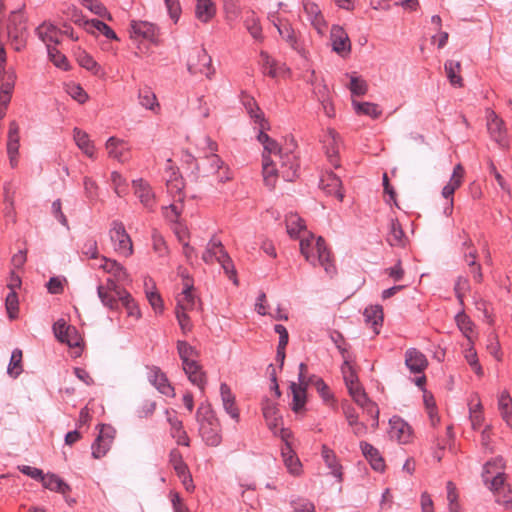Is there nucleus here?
<instances>
[{"mask_svg": "<svg viewBox=\"0 0 512 512\" xmlns=\"http://www.w3.org/2000/svg\"><path fill=\"white\" fill-rule=\"evenodd\" d=\"M262 158L263 180L270 189L275 187L278 176L289 182L298 177L300 164L292 148L279 149L275 159L266 154Z\"/></svg>", "mask_w": 512, "mask_h": 512, "instance_id": "obj_1", "label": "nucleus"}, {"mask_svg": "<svg viewBox=\"0 0 512 512\" xmlns=\"http://www.w3.org/2000/svg\"><path fill=\"white\" fill-rule=\"evenodd\" d=\"M300 252L311 265H320L329 277H333L337 270L331 252L327 249L325 240L319 236L314 243V235L300 241Z\"/></svg>", "mask_w": 512, "mask_h": 512, "instance_id": "obj_2", "label": "nucleus"}, {"mask_svg": "<svg viewBox=\"0 0 512 512\" xmlns=\"http://www.w3.org/2000/svg\"><path fill=\"white\" fill-rule=\"evenodd\" d=\"M196 419L199 433L206 445L217 447L222 442L221 425L209 403H201L197 409Z\"/></svg>", "mask_w": 512, "mask_h": 512, "instance_id": "obj_3", "label": "nucleus"}, {"mask_svg": "<svg viewBox=\"0 0 512 512\" xmlns=\"http://www.w3.org/2000/svg\"><path fill=\"white\" fill-rule=\"evenodd\" d=\"M177 351L189 381L203 391L206 385V375L202 371L201 365L195 360L198 355L197 350L188 342L178 340Z\"/></svg>", "mask_w": 512, "mask_h": 512, "instance_id": "obj_4", "label": "nucleus"}, {"mask_svg": "<svg viewBox=\"0 0 512 512\" xmlns=\"http://www.w3.org/2000/svg\"><path fill=\"white\" fill-rule=\"evenodd\" d=\"M27 35L26 19L23 13L20 10L13 11L7 25V36L16 51L24 48Z\"/></svg>", "mask_w": 512, "mask_h": 512, "instance_id": "obj_5", "label": "nucleus"}, {"mask_svg": "<svg viewBox=\"0 0 512 512\" xmlns=\"http://www.w3.org/2000/svg\"><path fill=\"white\" fill-rule=\"evenodd\" d=\"M187 69L192 75L203 74L207 78H211L215 72L212 67V59L203 48H194L190 51Z\"/></svg>", "mask_w": 512, "mask_h": 512, "instance_id": "obj_6", "label": "nucleus"}, {"mask_svg": "<svg viewBox=\"0 0 512 512\" xmlns=\"http://www.w3.org/2000/svg\"><path fill=\"white\" fill-rule=\"evenodd\" d=\"M111 242L113 243L114 250L125 257L132 255L133 244L130 236L126 232L124 224L119 220H114L111 223L109 230Z\"/></svg>", "mask_w": 512, "mask_h": 512, "instance_id": "obj_7", "label": "nucleus"}, {"mask_svg": "<svg viewBox=\"0 0 512 512\" xmlns=\"http://www.w3.org/2000/svg\"><path fill=\"white\" fill-rule=\"evenodd\" d=\"M503 469L504 460L502 457H497L484 465L482 478L485 484L489 483L491 490L499 491L504 486L505 474L502 472Z\"/></svg>", "mask_w": 512, "mask_h": 512, "instance_id": "obj_8", "label": "nucleus"}, {"mask_svg": "<svg viewBox=\"0 0 512 512\" xmlns=\"http://www.w3.org/2000/svg\"><path fill=\"white\" fill-rule=\"evenodd\" d=\"M115 434L116 431L112 426L106 424L100 425L99 434L91 446L93 458L100 459L106 455L110 450Z\"/></svg>", "mask_w": 512, "mask_h": 512, "instance_id": "obj_9", "label": "nucleus"}, {"mask_svg": "<svg viewBox=\"0 0 512 512\" xmlns=\"http://www.w3.org/2000/svg\"><path fill=\"white\" fill-rule=\"evenodd\" d=\"M290 435L291 432L288 429H280V436L285 442L281 448V455L289 473L297 476L301 473L302 464L288 442Z\"/></svg>", "mask_w": 512, "mask_h": 512, "instance_id": "obj_10", "label": "nucleus"}, {"mask_svg": "<svg viewBox=\"0 0 512 512\" xmlns=\"http://www.w3.org/2000/svg\"><path fill=\"white\" fill-rule=\"evenodd\" d=\"M197 147L203 151L207 150L209 152L205 154V158L209 162L210 173H220L221 169H223L224 167V162L216 154V151L218 149L217 143L213 141L209 136H204L198 141Z\"/></svg>", "mask_w": 512, "mask_h": 512, "instance_id": "obj_11", "label": "nucleus"}, {"mask_svg": "<svg viewBox=\"0 0 512 512\" xmlns=\"http://www.w3.org/2000/svg\"><path fill=\"white\" fill-rule=\"evenodd\" d=\"M330 39L332 42V49L334 52H336L342 57H345L350 53L351 42L348 37V34L342 27L338 25L332 26L330 32Z\"/></svg>", "mask_w": 512, "mask_h": 512, "instance_id": "obj_12", "label": "nucleus"}, {"mask_svg": "<svg viewBox=\"0 0 512 512\" xmlns=\"http://www.w3.org/2000/svg\"><path fill=\"white\" fill-rule=\"evenodd\" d=\"M319 187L325 194L333 195L339 201H343L342 182L335 173L327 172L324 174L320 179Z\"/></svg>", "mask_w": 512, "mask_h": 512, "instance_id": "obj_13", "label": "nucleus"}, {"mask_svg": "<svg viewBox=\"0 0 512 512\" xmlns=\"http://www.w3.org/2000/svg\"><path fill=\"white\" fill-rule=\"evenodd\" d=\"M148 380L161 394L174 396V388L169 383L166 374L159 367L152 366L149 368Z\"/></svg>", "mask_w": 512, "mask_h": 512, "instance_id": "obj_14", "label": "nucleus"}, {"mask_svg": "<svg viewBox=\"0 0 512 512\" xmlns=\"http://www.w3.org/2000/svg\"><path fill=\"white\" fill-rule=\"evenodd\" d=\"M389 436L399 443H407L411 436V427L402 418L393 416L389 420Z\"/></svg>", "mask_w": 512, "mask_h": 512, "instance_id": "obj_15", "label": "nucleus"}, {"mask_svg": "<svg viewBox=\"0 0 512 512\" xmlns=\"http://www.w3.org/2000/svg\"><path fill=\"white\" fill-rule=\"evenodd\" d=\"M135 195L146 208L152 210L155 205V194L149 183L142 178L132 181Z\"/></svg>", "mask_w": 512, "mask_h": 512, "instance_id": "obj_16", "label": "nucleus"}, {"mask_svg": "<svg viewBox=\"0 0 512 512\" xmlns=\"http://www.w3.org/2000/svg\"><path fill=\"white\" fill-rule=\"evenodd\" d=\"M19 142V126L16 121H11L8 130L7 153L12 167L18 164Z\"/></svg>", "mask_w": 512, "mask_h": 512, "instance_id": "obj_17", "label": "nucleus"}, {"mask_svg": "<svg viewBox=\"0 0 512 512\" xmlns=\"http://www.w3.org/2000/svg\"><path fill=\"white\" fill-rule=\"evenodd\" d=\"M105 146L110 158L122 163L130 158L129 147L124 140L112 136L108 138Z\"/></svg>", "mask_w": 512, "mask_h": 512, "instance_id": "obj_18", "label": "nucleus"}, {"mask_svg": "<svg viewBox=\"0 0 512 512\" xmlns=\"http://www.w3.org/2000/svg\"><path fill=\"white\" fill-rule=\"evenodd\" d=\"M156 26L147 21L132 20L130 23V33L132 38H142L154 41L156 38Z\"/></svg>", "mask_w": 512, "mask_h": 512, "instance_id": "obj_19", "label": "nucleus"}, {"mask_svg": "<svg viewBox=\"0 0 512 512\" xmlns=\"http://www.w3.org/2000/svg\"><path fill=\"white\" fill-rule=\"evenodd\" d=\"M262 412L268 428L273 431L274 434H276L277 430L282 424V417L279 413L277 405L270 400H266L262 404Z\"/></svg>", "mask_w": 512, "mask_h": 512, "instance_id": "obj_20", "label": "nucleus"}, {"mask_svg": "<svg viewBox=\"0 0 512 512\" xmlns=\"http://www.w3.org/2000/svg\"><path fill=\"white\" fill-rule=\"evenodd\" d=\"M405 364L412 373H421L428 365L426 356L416 348H410L405 353Z\"/></svg>", "mask_w": 512, "mask_h": 512, "instance_id": "obj_21", "label": "nucleus"}, {"mask_svg": "<svg viewBox=\"0 0 512 512\" xmlns=\"http://www.w3.org/2000/svg\"><path fill=\"white\" fill-rule=\"evenodd\" d=\"M220 395L224 410L232 419L238 422L240 419L239 409L236 406L235 396L226 383L220 385Z\"/></svg>", "mask_w": 512, "mask_h": 512, "instance_id": "obj_22", "label": "nucleus"}, {"mask_svg": "<svg viewBox=\"0 0 512 512\" xmlns=\"http://www.w3.org/2000/svg\"><path fill=\"white\" fill-rule=\"evenodd\" d=\"M193 284L187 278L184 281V288L182 292L176 297L177 305L176 308L185 312L193 310L196 306V298L192 293Z\"/></svg>", "mask_w": 512, "mask_h": 512, "instance_id": "obj_23", "label": "nucleus"}, {"mask_svg": "<svg viewBox=\"0 0 512 512\" xmlns=\"http://www.w3.org/2000/svg\"><path fill=\"white\" fill-rule=\"evenodd\" d=\"M242 102L250 117L254 119L255 123L259 124L262 129H269V123L265 119L264 114L262 113L255 99L244 94Z\"/></svg>", "mask_w": 512, "mask_h": 512, "instance_id": "obj_24", "label": "nucleus"}, {"mask_svg": "<svg viewBox=\"0 0 512 512\" xmlns=\"http://www.w3.org/2000/svg\"><path fill=\"white\" fill-rule=\"evenodd\" d=\"M360 448L365 458L370 462L375 471L382 472L385 469V462L379 451L367 442H361Z\"/></svg>", "mask_w": 512, "mask_h": 512, "instance_id": "obj_25", "label": "nucleus"}, {"mask_svg": "<svg viewBox=\"0 0 512 512\" xmlns=\"http://www.w3.org/2000/svg\"><path fill=\"white\" fill-rule=\"evenodd\" d=\"M103 264L100 267L107 273L114 276V278L119 282H130V276L127 270L116 260L108 259L106 257L102 258Z\"/></svg>", "mask_w": 512, "mask_h": 512, "instance_id": "obj_26", "label": "nucleus"}, {"mask_svg": "<svg viewBox=\"0 0 512 512\" xmlns=\"http://www.w3.org/2000/svg\"><path fill=\"white\" fill-rule=\"evenodd\" d=\"M502 119H500L494 112L488 116L487 129L490 136L498 144L503 145L505 142V129Z\"/></svg>", "mask_w": 512, "mask_h": 512, "instance_id": "obj_27", "label": "nucleus"}, {"mask_svg": "<svg viewBox=\"0 0 512 512\" xmlns=\"http://www.w3.org/2000/svg\"><path fill=\"white\" fill-rule=\"evenodd\" d=\"M36 32L47 48L48 45H58L60 43L59 35L62 34V31L53 24L43 23L36 29Z\"/></svg>", "mask_w": 512, "mask_h": 512, "instance_id": "obj_28", "label": "nucleus"}, {"mask_svg": "<svg viewBox=\"0 0 512 512\" xmlns=\"http://www.w3.org/2000/svg\"><path fill=\"white\" fill-rule=\"evenodd\" d=\"M195 16L202 23H208L216 14L213 0H196Z\"/></svg>", "mask_w": 512, "mask_h": 512, "instance_id": "obj_29", "label": "nucleus"}, {"mask_svg": "<svg viewBox=\"0 0 512 512\" xmlns=\"http://www.w3.org/2000/svg\"><path fill=\"white\" fill-rule=\"evenodd\" d=\"M303 8L311 24L319 33H322L323 29L325 28V21L318 5L307 1L303 3Z\"/></svg>", "mask_w": 512, "mask_h": 512, "instance_id": "obj_30", "label": "nucleus"}, {"mask_svg": "<svg viewBox=\"0 0 512 512\" xmlns=\"http://www.w3.org/2000/svg\"><path fill=\"white\" fill-rule=\"evenodd\" d=\"M364 320L370 325L375 333H379L378 327L383 323V308L381 305H371L365 308L363 312Z\"/></svg>", "mask_w": 512, "mask_h": 512, "instance_id": "obj_31", "label": "nucleus"}, {"mask_svg": "<svg viewBox=\"0 0 512 512\" xmlns=\"http://www.w3.org/2000/svg\"><path fill=\"white\" fill-rule=\"evenodd\" d=\"M274 25L282 39L285 40L291 48L298 50V40L292 25L285 19H278V22Z\"/></svg>", "mask_w": 512, "mask_h": 512, "instance_id": "obj_32", "label": "nucleus"}, {"mask_svg": "<svg viewBox=\"0 0 512 512\" xmlns=\"http://www.w3.org/2000/svg\"><path fill=\"white\" fill-rule=\"evenodd\" d=\"M171 427V436L176 439L178 445L189 446L190 439L183 429V423L177 416H168L167 418Z\"/></svg>", "mask_w": 512, "mask_h": 512, "instance_id": "obj_33", "label": "nucleus"}, {"mask_svg": "<svg viewBox=\"0 0 512 512\" xmlns=\"http://www.w3.org/2000/svg\"><path fill=\"white\" fill-rule=\"evenodd\" d=\"M41 482L45 488L63 495L71 491L70 486L56 474L44 475Z\"/></svg>", "mask_w": 512, "mask_h": 512, "instance_id": "obj_34", "label": "nucleus"}, {"mask_svg": "<svg viewBox=\"0 0 512 512\" xmlns=\"http://www.w3.org/2000/svg\"><path fill=\"white\" fill-rule=\"evenodd\" d=\"M307 386V384H296L294 382H292L290 385V389L293 395L292 410L295 413L300 412L305 406Z\"/></svg>", "mask_w": 512, "mask_h": 512, "instance_id": "obj_35", "label": "nucleus"}, {"mask_svg": "<svg viewBox=\"0 0 512 512\" xmlns=\"http://www.w3.org/2000/svg\"><path fill=\"white\" fill-rule=\"evenodd\" d=\"M73 137L76 145L90 158L94 157V145L89 139V135L79 128H74Z\"/></svg>", "mask_w": 512, "mask_h": 512, "instance_id": "obj_36", "label": "nucleus"}, {"mask_svg": "<svg viewBox=\"0 0 512 512\" xmlns=\"http://www.w3.org/2000/svg\"><path fill=\"white\" fill-rule=\"evenodd\" d=\"M444 69L451 85L458 87L463 85V79L460 75L461 63L459 61L447 60Z\"/></svg>", "mask_w": 512, "mask_h": 512, "instance_id": "obj_37", "label": "nucleus"}, {"mask_svg": "<svg viewBox=\"0 0 512 512\" xmlns=\"http://www.w3.org/2000/svg\"><path fill=\"white\" fill-rule=\"evenodd\" d=\"M322 457L330 469L331 474L338 478L339 481L342 480V472L341 465H339L336 455L333 450L328 448L326 445L322 446Z\"/></svg>", "mask_w": 512, "mask_h": 512, "instance_id": "obj_38", "label": "nucleus"}, {"mask_svg": "<svg viewBox=\"0 0 512 512\" xmlns=\"http://www.w3.org/2000/svg\"><path fill=\"white\" fill-rule=\"evenodd\" d=\"M387 242L391 246H404L405 234L397 219H391Z\"/></svg>", "mask_w": 512, "mask_h": 512, "instance_id": "obj_39", "label": "nucleus"}, {"mask_svg": "<svg viewBox=\"0 0 512 512\" xmlns=\"http://www.w3.org/2000/svg\"><path fill=\"white\" fill-rule=\"evenodd\" d=\"M498 408L502 419L512 427V399L507 391H503L498 399Z\"/></svg>", "mask_w": 512, "mask_h": 512, "instance_id": "obj_40", "label": "nucleus"}, {"mask_svg": "<svg viewBox=\"0 0 512 512\" xmlns=\"http://www.w3.org/2000/svg\"><path fill=\"white\" fill-rule=\"evenodd\" d=\"M327 138L328 139H326L325 142H328L329 147H327L326 154H327L330 164L333 165L335 168H337V167H339L338 148H337V141H338L339 135L337 134V132L335 130L331 129L328 131Z\"/></svg>", "mask_w": 512, "mask_h": 512, "instance_id": "obj_41", "label": "nucleus"}, {"mask_svg": "<svg viewBox=\"0 0 512 512\" xmlns=\"http://www.w3.org/2000/svg\"><path fill=\"white\" fill-rule=\"evenodd\" d=\"M352 105L357 114L367 115L373 119H377L382 115V110L378 104L353 101Z\"/></svg>", "mask_w": 512, "mask_h": 512, "instance_id": "obj_42", "label": "nucleus"}, {"mask_svg": "<svg viewBox=\"0 0 512 512\" xmlns=\"http://www.w3.org/2000/svg\"><path fill=\"white\" fill-rule=\"evenodd\" d=\"M225 252V249L220 240L212 238L206 247V250L202 254V259L205 263H212L214 260L217 261V256Z\"/></svg>", "mask_w": 512, "mask_h": 512, "instance_id": "obj_43", "label": "nucleus"}, {"mask_svg": "<svg viewBox=\"0 0 512 512\" xmlns=\"http://www.w3.org/2000/svg\"><path fill=\"white\" fill-rule=\"evenodd\" d=\"M84 25L87 30L95 29L111 40H118L116 33L103 21L98 19L86 20Z\"/></svg>", "mask_w": 512, "mask_h": 512, "instance_id": "obj_44", "label": "nucleus"}, {"mask_svg": "<svg viewBox=\"0 0 512 512\" xmlns=\"http://www.w3.org/2000/svg\"><path fill=\"white\" fill-rule=\"evenodd\" d=\"M138 98L140 104L146 109L154 111L159 108L155 93L148 87L139 90Z\"/></svg>", "mask_w": 512, "mask_h": 512, "instance_id": "obj_45", "label": "nucleus"}, {"mask_svg": "<svg viewBox=\"0 0 512 512\" xmlns=\"http://www.w3.org/2000/svg\"><path fill=\"white\" fill-rule=\"evenodd\" d=\"M285 222L287 233L292 238H297L300 231L305 228L303 219L300 218L297 214H290L286 216Z\"/></svg>", "mask_w": 512, "mask_h": 512, "instance_id": "obj_46", "label": "nucleus"}, {"mask_svg": "<svg viewBox=\"0 0 512 512\" xmlns=\"http://www.w3.org/2000/svg\"><path fill=\"white\" fill-rule=\"evenodd\" d=\"M97 294L105 307L111 310L118 308V303L120 300L114 292L107 291L103 285H98Z\"/></svg>", "mask_w": 512, "mask_h": 512, "instance_id": "obj_47", "label": "nucleus"}, {"mask_svg": "<svg viewBox=\"0 0 512 512\" xmlns=\"http://www.w3.org/2000/svg\"><path fill=\"white\" fill-rule=\"evenodd\" d=\"M22 371V351L16 348L12 351L7 373L11 377L17 378L22 373Z\"/></svg>", "mask_w": 512, "mask_h": 512, "instance_id": "obj_48", "label": "nucleus"}, {"mask_svg": "<svg viewBox=\"0 0 512 512\" xmlns=\"http://www.w3.org/2000/svg\"><path fill=\"white\" fill-rule=\"evenodd\" d=\"M217 262L223 268L225 274L233 281L235 285H238V279L236 276L235 266L228 253L222 252L221 255L217 256Z\"/></svg>", "mask_w": 512, "mask_h": 512, "instance_id": "obj_49", "label": "nucleus"}, {"mask_svg": "<svg viewBox=\"0 0 512 512\" xmlns=\"http://www.w3.org/2000/svg\"><path fill=\"white\" fill-rule=\"evenodd\" d=\"M77 61L81 67L91 71L94 75H99L102 72L100 65L85 51L78 54Z\"/></svg>", "mask_w": 512, "mask_h": 512, "instance_id": "obj_50", "label": "nucleus"}, {"mask_svg": "<svg viewBox=\"0 0 512 512\" xmlns=\"http://www.w3.org/2000/svg\"><path fill=\"white\" fill-rule=\"evenodd\" d=\"M455 320L461 332L468 339V341L472 343L471 333L473 332L474 325L469 316L466 315L464 311H462L456 315Z\"/></svg>", "mask_w": 512, "mask_h": 512, "instance_id": "obj_51", "label": "nucleus"}, {"mask_svg": "<svg viewBox=\"0 0 512 512\" xmlns=\"http://www.w3.org/2000/svg\"><path fill=\"white\" fill-rule=\"evenodd\" d=\"M169 462L173 466L177 476L185 474V472L189 470L187 464L183 461L182 454L178 449H172L170 451Z\"/></svg>", "mask_w": 512, "mask_h": 512, "instance_id": "obj_52", "label": "nucleus"}, {"mask_svg": "<svg viewBox=\"0 0 512 512\" xmlns=\"http://www.w3.org/2000/svg\"><path fill=\"white\" fill-rule=\"evenodd\" d=\"M55 46L56 45H48L47 51L50 60L55 64V66L63 70H68L69 63L66 56L62 54Z\"/></svg>", "mask_w": 512, "mask_h": 512, "instance_id": "obj_53", "label": "nucleus"}, {"mask_svg": "<svg viewBox=\"0 0 512 512\" xmlns=\"http://www.w3.org/2000/svg\"><path fill=\"white\" fill-rule=\"evenodd\" d=\"M262 61L263 73L269 77L275 78L278 76V69L275 61L268 55V53L261 51L260 53Z\"/></svg>", "mask_w": 512, "mask_h": 512, "instance_id": "obj_54", "label": "nucleus"}, {"mask_svg": "<svg viewBox=\"0 0 512 512\" xmlns=\"http://www.w3.org/2000/svg\"><path fill=\"white\" fill-rule=\"evenodd\" d=\"M349 89L353 95L363 96L368 91V85H367V82L364 79H362L361 77L352 75L350 77Z\"/></svg>", "mask_w": 512, "mask_h": 512, "instance_id": "obj_55", "label": "nucleus"}, {"mask_svg": "<svg viewBox=\"0 0 512 512\" xmlns=\"http://www.w3.org/2000/svg\"><path fill=\"white\" fill-rule=\"evenodd\" d=\"M244 24L254 39L259 40L262 38V27L254 14L246 17Z\"/></svg>", "mask_w": 512, "mask_h": 512, "instance_id": "obj_56", "label": "nucleus"}, {"mask_svg": "<svg viewBox=\"0 0 512 512\" xmlns=\"http://www.w3.org/2000/svg\"><path fill=\"white\" fill-rule=\"evenodd\" d=\"M341 372L343 374L346 387L359 382L358 376L348 358L344 359V362L341 366Z\"/></svg>", "mask_w": 512, "mask_h": 512, "instance_id": "obj_57", "label": "nucleus"}, {"mask_svg": "<svg viewBox=\"0 0 512 512\" xmlns=\"http://www.w3.org/2000/svg\"><path fill=\"white\" fill-rule=\"evenodd\" d=\"M53 331L55 334V337L59 341H63L62 337L65 336V334H75L76 335V328L71 325H67L65 320L59 319L56 321L53 325Z\"/></svg>", "mask_w": 512, "mask_h": 512, "instance_id": "obj_58", "label": "nucleus"}, {"mask_svg": "<svg viewBox=\"0 0 512 512\" xmlns=\"http://www.w3.org/2000/svg\"><path fill=\"white\" fill-rule=\"evenodd\" d=\"M111 181L114 187V191L119 197L126 194L128 185L126 179L122 177L120 173L113 171L111 173Z\"/></svg>", "mask_w": 512, "mask_h": 512, "instance_id": "obj_59", "label": "nucleus"}, {"mask_svg": "<svg viewBox=\"0 0 512 512\" xmlns=\"http://www.w3.org/2000/svg\"><path fill=\"white\" fill-rule=\"evenodd\" d=\"M464 356H465V359L468 362V364L474 370V372L477 375H482L483 374V370H482L481 365L479 364L478 356H477L476 350L474 349L473 346H470L469 348H467L465 350V355Z\"/></svg>", "mask_w": 512, "mask_h": 512, "instance_id": "obj_60", "label": "nucleus"}, {"mask_svg": "<svg viewBox=\"0 0 512 512\" xmlns=\"http://www.w3.org/2000/svg\"><path fill=\"white\" fill-rule=\"evenodd\" d=\"M116 281V279L108 278L104 288L107 289V291L114 292L120 301H126V303H128V301H130V294L125 289L120 288Z\"/></svg>", "mask_w": 512, "mask_h": 512, "instance_id": "obj_61", "label": "nucleus"}, {"mask_svg": "<svg viewBox=\"0 0 512 512\" xmlns=\"http://www.w3.org/2000/svg\"><path fill=\"white\" fill-rule=\"evenodd\" d=\"M6 309L9 315V318L14 319L17 316L18 312V297L14 290H12L7 296H6Z\"/></svg>", "mask_w": 512, "mask_h": 512, "instance_id": "obj_62", "label": "nucleus"}, {"mask_svg": "<svg viewBox=\"0 0 512 512\" xmlns=\"http://www.w3.org/2000/svg\"><path fill=\"white\" fill-rule=\"evenodd\" d=\"M309 383L313 384L316 387L317 391L325 401L329 400L332 397L330 394L329 387L323 381V379L312 376L309 378Z\"/></svg>", "mask_w": 512, "mask_h": 512, "instance_id": "obj_63", "label": "nucleus"}, {"mask_svg": "<svg viewBox=\"0 0 512 512\" xmlns=\"http://www.w3.org/2000/svg\"><path fill=\"white\" fill-rule=\"evenodd\" d=\"M81 252L83 255L87 256L88 258H97L98 257V245L97 241L93 238L87 239L82 247Z\"/></svg>", "mask_w": 512, "mask_h": 512, "instance_id": "obj_64", "label": "nucleus"}]
</instances>
